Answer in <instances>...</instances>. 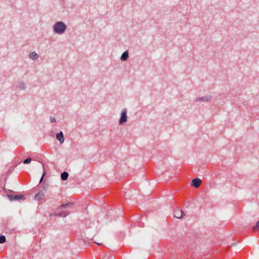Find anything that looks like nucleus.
I'll return each instance as SVG.
<instances>
[{
    "label": "nucleus",
    "mask_w": 259,
    "mask_h": 259,
    "mask_svg": "<svg viewBox=\"0 0 259 259\" xmlns=\"http://www.w3.org/2000/svg\"><path fill=\"white\" fill-rule=\"evenodd\" d=\"M66 29V25L64 22L62 21H58L56 22L53 26V31L54 33L58 34H63Z\"/></svg>",
    "instance_id": "obj_1"
},
{
    "label": "nucleus",
    "mask_w": 259,
    "mask_h": 259,
    "mask_svg": "<svg viewBox=\"0 0 259 259\" xmlns=\"http://www.w3.org/2000/svg\"><path fill=\"white\" fill-rule=\"evenodd\" d=\"M73 205V203L71 202L61 205L57 209L58 212H56L54 215L60 217H66L69 214V213L65 211H61V210L64 208L71 207Z\"/></svg>",
    "instance_id": "obj_2"
},
{
    "label": "nucleus",
    "mask_w": 259,
    "mask_h": 259,
    "mask_svg": "<svg viewBox=\"0 0 259 259\" xmlns=\"http://www.w3.org/2000/svg\"><path fill=\"white\" fill-rule=\"evenodd\" d=\"M9 191L12 192L13 194H7L6 196L11 201H24L25 199V196L23 194H17L16 192H14L11 190H9Z\"/></svg>",
    "instance_id": "obj_3"
},
{
    "label": "nucleus",
    "mask_w": 259,
    "mask_h": 259,
    "mask_svg": "<svg viewBox=\"0 0 259 259\" xmlns=\"http://www.w3.org/2000/svg\"><path fill=\"white\" fill-rule=\"evenodd\" d=\"M127 109L126 108H124L120 114V116L119 120V124L123 125L127 121Z\"/></svg>",
    "instance_id": "obj_4"
},
{
    "label": "nucleus",
    "mask_w": 259,
    "mask_h": 259,
    "mask_svg": "<svg viewBox=\"0 0 259 259\" xmlns=\"http://www.w3.org/2000/svg\"><path fill=\"white\" fill-rule=\"evenodd\" d=\"M185 213L183 210L180 209L179 208H177L174 210V215L175 218L178 219H181L184 215Z\"/></svg>",
    "instance_id": "obj_5"
},
{
    "label": "nucleus",
    "mask_w": 259,
    "mask_h": 259,
    "mask_svg": "<svg viewBox=\"0 0 259 259\" xmlns=\"http://www.w3.org/2000/svg\"><path fill=\"white\" fill-rule=\"evenodd\" d=\"M202 184V181L199 178H195L192 180L191 185L195 188H198Z\"/></svg>",
    "instance_id": "obj_6"
},
{
    "label": "nucleus",
    "mask_w": 259,
    "mask_h": 259,
    "mask_svg": "<svg viewBox=\"0 0 259 259\" xmlns=\"http://www.w3.org/2000/svg\"><path fill=\"white\" fill-rule=\"evenodd\" d=\"M57 139L60 142L61 144H62L64 142V134L62 132H60L56 135Z\"/></svg>",
    "instance_id": "obj_7"
},
{
    "label": "nucleus",
    "mask_w": 259,
    "mask_h": 259,
    "mask_svg": "<svg viewBox=\"0 0 259 259\" xmlns=\"http://www.w3.org/2000/svg\"><path fill=\"white\" fill-rule=\"evenodd\" d=\"M212 97L211 96H206L203 97H199L196 99V101H203L208 102L211 100Z\"/></svg>",
    "instance_id": "obj_8"
},
{
    "label": "nucleus",
    "mask_w": 259,
    "mask_h": 259,
    "mask_svg": "<svg viewBox=\"0 0 259 259\" xmlns=\"http://www.w3.org/2000/svg\"><path fill=\"white\" fill-rule=\"evenodd\" d=\"M129 57L128 51L127 50L124 51L120 57V60L122 61H126Z\"/></svg>",
    "instance_id": "obj_9"
},
{
    "label": "nucleus",
    "mask_w": 259,
    "mask_h": 259,
    "mask_svg": "<svg viewBox=\"0 0 259 259\" xmlns=\"http://www.w3.org/2000/svg\"><path fill=\"white\" fill-rule=\"evenodd\" d=\"M44 196V192L40 191L35 195V199L37 201H40Z\"/></svg>",
    "instance_id": "obj_10"
},
{
    "label": "nucleus",
    "mask_w": 259,
    "mask_h": 259,
    "mask_svg": "<svg viewBox=\"0 0 259 259\" xmlns=\"http://www.w3.org/2000/svg\"><path fill=\"white\" fill-rule=\"evenodd\" d=\"M29 58L32 60H36L38 58V55L35 52H31L29 55Z\"/></svg>",
    "instance_id": "obj_11"
},
{
    "label": "nucleus",
    "mask_w": 259,
    "mask_h": 259,
    "mask_svg": "<svg viewBox=\"0 0 259 259\" xmlns=\"http://www.w3.org/2000/svg\"><path fill=\"white\" fill-rule=\"evenodd\" d=\"M69 174L67 171H63L61 174V179L62 181H64L68 179Z\"/></svg>",
    "instance_id": "obj_12"
},
{
    "label": "nucleus",
    "mask_w": 259,
    "mask_h": 259,
    "mask_svg": "<svg viewBox=\"0 0 259 259\" xmlns=\"http://www.w3.org/2000/svg\"><path fill=\"white\" fill-rule=\"evenodd\" d=\"M18 87L22 90H25L26 89L25 83L23 81L18 82Z\"/></svg>",
    "instance_id": "obj_13"
},
{
    "label": "nucleus",
    "mask_w": 259,
    "mask_h": 259,
    "mask_svg": "<svg viewBox=\"0 0 259 259\" xmlns=\"http://www.w3.org/2000/svg\"><path fill=\"white\" fill-rule=\"evenodd\" d=\"M6 241V238L3 235H0V243L2 244Z\"/></svg>",
    "instance_id": "obj_14"
},
{
    "label": "nucleus",
    "mask_w": 259,
    "mask_h": 259,
    "mask_svg": "<svg viewBox=\"0 0 259 259\" xmlns=\"http://www.w3.org/2000/svg\"><path fill=\"white\" fill-rule=\"evenodd\" d=\"M31 161H32L31 158V157H28L27 159H25L23 161V162L24 164H27L30 163Z\"/></svg>",
    "instance_id": "obj_15"
},
{
    "label": "nucleus",
    "mask_w": 259,
    "mask_h": 259,
    "mask_svg": "<svg viewBox=\"0 0 259 259\" xmlns=\"http://www.w3.org/2000/svg\"><path fill=\"white\" fill-rule=\"evenodd\" d=\"M48 188V185L46 184H44L42 185V189L41 191H42L43 192H44V194H45V193L46 192Z\"/></svg>",
    "instance_id": "obj_16"
},
{
    "label": "nucleus",
    "mask_w": 259,
    "mask_h": 259,
    "mask_svg": "<svg viewBox=\"0 0 259 259\" xmlns=\"http://www.w3.org/2000/svg\"><path fill=\"white\" fill-rule=\"evenodd\" d=\"M43 168H44V171H43V173H42V176L40 178V179L39 180V184H40V183H41L42 182V181L44 180V177L46 175V171H45V170L44 166H43Z\"/></svg>",
    "instance_id": "obj_17"
},
{
    "label": "nucleus",
    "mask_w": 259,
    "mask_h": 259,
    "mask_svg": "<svg viewBox=\"0 0 259 259\" xmlns=\"http://www.w3.org/2000/svg\"><path fill=\"white\" fill-rule=\"evenodd\" d=\"M252 230L253 231L259 230V221L256 223L255 226L252 228Z\"/></svg>",
    "instance_id": "obj_18"
},
{
    "label": "nucleus",
    "mask_w": 259,
    "mask_h": 259,
    "mask_svg": "<svg viewBox=\"0 0 259 259\" xmlns=\"http://www.w3.org/2000/svg\"><path fill=\"white\" fill-rule=\"evenodd\" d=\"M50 121L51 122H54L56 121V119L54 117H50Z\"/></svg>",
    "instance_id": "obj_19"
},
{
    "label": "nucleus",
    "mask_w": 259,
    "mask_h": 259,
    "mask_svg": "<svg viewBox=\"0 0 259 259\" xmlns=\"http://www.w3.org/2000/svg\"><path fill=\"white\" fill-rule=\"evenodd\" d=\"M95 243H96L97 244H98V245H100L101 244V243H97V242H95Z\"/></svg>",
    "instance_id": "obj_20"
},
{
    "label": "nucleus",
    "mask_w": 259,
    "mask_h": 259,
    "mask_svg": "<svg viewBox=\"0 0 259 259\" xmlns=\"http://www.w3.org/2000/svg\"><path fill=\"white\" fill-rule=\"evenodd\" d=\"M107 259H112V257L109 256V257H108V258Z\"/></svg>",
    "instance_id": "obj_21"
}]
</instances>
